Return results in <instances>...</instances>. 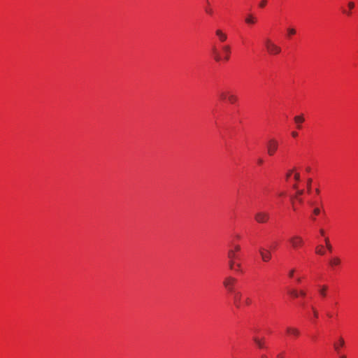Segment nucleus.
<instances>
[{
    "mask_svg": "<svg viewBox=\"0 0 358 358\" xmlns=\"http://www.w3.org/2000/svg\"><path fill=\"white\" fill-rule=\"evenodd\" d=\"M265 45L268 52L270 55H278L281 52V48L278 45H275L269 38L265 41Z\"/></svg>",
    "mask_w": 358,
    "mask_h": 358,
    "instance_id": "obj_3",
    "label": "nucleus"
},
{
    "mask_svg": "<svg viewBox=\"0 0 358 358\" xmlns=\"http://www.w3.org/2000/svg\"><path fill=\"white\" fill-rule=\"evenodd\" d=\"M315 252L317 255H324V248L322 245H317L315 248Z\"/></svg>",
    "mask_w": 358,
    "mask_h": 358,
    "instance_id": "obj_18",
    "label": "nucleus"
},
{
    "mask_svg": "<svg viewBox=\"0 0 358 358\" xmlns=\"http://www.w3.org/2000/svg\"><path fill=\"white\" fill-rule=\"evenodd\" d=\"M341 358H345V356H342V357H341Z\"/></svg>",
    "mask_w": 358,
    "mask_h": 358,
    "instance_id": "obj_47",
    "label": "nucleus"
},
{
    "mask_svg": "<svg viewBox=\"0 0 358 358\" xmlns=\"http://www.w3.org/2000/svg\"><path fill=\"white\" fill-rule=\"evenodd\" d=\"M312 310H313V313L314 317L315 318H317L318 317V313H317V310L314 307H312Z\"/></svg>",
    "mask_w": 358,
    "mask_h": 358,
    "instance_id": "obj_29",
    "label": "nucleus"
},
{
    "mask_svg": "<svg viewBox=\"0 0 358 358\" xmlns=\"http://www.w3.org/2000/svg\"><path fill=\"white\" fill-rule=\"evenodd\" d=\"M266 5V0H262L259 4V7H261V8H264Z\"/></svg>",
    "mask_w": 358,
    "mask_h": 358,
    "instance_id": "obj_33",
    "label": "nucleus"
},
{
    "mask_svg": "<svg viewBox=\"0 0 358 358\" xmlns=\"http://www.w3.org/2000/svg\"><path fill=\"white\" fill-rule=\"evenodd\" d=\"M232 250H235L236 252L238 253L241 250V247L238 245H235Z\"/></svg>",
    "mask_w": 358,
    "mask_h": 358,
    "instance_id": "obj_32",
    "label": "nucleus"
},
{
    "mask_svg": "<svg viewBox=\"0 0 358 358\" xmlns=\"http://www.w3.org/2000/svg\"><path fill=\"white\" fill-rule=\"evenodd\" d=\"M327 289H328V287L327 285H322L320 287V288L319 289V293L320 294L323 296V297H325L326 295H327Z\"/></svg>",
    "mask_w": 358,
    "mask_h": 358,
    "instance_id": "obj_17",
    "label": "nucleus"
},
{
    "mask_svg": "<svg viewBox=\"0 0 358 358\" xmlns=\"http://www.w3.org/2000/svg\"><path fill=\"white\" fill-rule=\"evenodd\" d=\"M253 341L259 348H265L264 338L260 339L258 337H254Z\"/></svg>",
    "mask_w": 358,
    "mask_h": 358,
    "instance_id": "obj_14",
    "label": "nucleus"
},
{
    "mask_svg": "<svg viewBox=\"0 0 358 358\" xmlns=\"http://www.w3.org/2000/svg\"><path fill=\"white\" fill-rule=\"evenodd\" d=\"M236 279L231 276H228L224 278L223 281V285L229 291L232 292L234 291V287L236 282Z\"/></svg>",
    "mask_w": 358,
    "mask_h": 358,
    "instance_id": "obj_6",
    "label": "nucleus"
},
{
    "mask_svg": "<svg viewBox=\"0 0 358 358\" xmlns=\"http://www.w3.org/2000/svg\"><path fill=\"white\" fill-rule=\"evenodd\" d=\"M227 257L228 259H231L235 261L239 259L238 253L236 252V251L234 250H229L227 252Z\"/></svg>",
    "mask_w": 358,
    "mask_h": 358,
    "instance_id": "obj_13",
    "label": "nucleus"
},
{
    "mask_svg": "<svg viewBox=\"0 0 358 358\" xmlns=\"http://www.w3.org/2000/svg\"><path fill=\"white\" fill-rule=\"evenodd\" d=\"M320 234L322 236L324 234V231L323 229H320Z\"/></svg>",
    "mask_w": 358,
    "mask_h": 358,
    "instance_id": "obj_42",
    "label": "nucleus"
},
{
    "mask_svg": "<svg viewBox=\"0 0 358 358\" xmlns=\"http://www.w3.org/2000/svg\"><path fill=\"white\" fill-rule=\"evenodd\" d=\"M259 252L263 262H268L271 259V252L268 249L261 247Z\"/></svg>",
    "mask_w": 358,
    "mask_h": 358,
    "instance_id": "obj_7",
    "label": "nucleus"
},
{
    "mask_svg": "<svg viewBox=\"0 0 358 358\" xmlns=\"http://www.w3.org/2000/svg\"><path fill=\"white\" fill-rule=\"evenodd\" d=\"M257 162H258L259 164H262L263 163V159H259Z\"/></svg>",
    "mask_w": 358,
    "mask_h": 358,
    "instance_id": "obj_41",
    "label": "nucleus"
},
{
    "mask_svg": "<svg viewBox=\"0 0 358 358\" xmlns=\"http://www.w3.org/2000/svg\"><path fill=\"white\" fill-rule=\"evenodd\" d=\"M292 204H293V209H294V210H296V207L294 206V202H292Z\"/></svg>",
    "mask_w": 358,
    "mask_h": 358,
    "instance_id": "obj_43",
    "label": "nucleus"
},
{
    "mask_svg": "<svg viewBox=\"0 0 358 358\" xmlns=\"http://www.w3.org/2000/svg\"><path fill=\"white\" fill-rule=\"evenodd\" d=\"M277 358H284V353L283 352H280L279 354L277 355Z\"/></svg>",
    "mask_w": 358,
    "mask_h": 358,
    "instance_id": "obj_37",
    "label": "nucleus"
},
{
    "mask_svg": "<svg viewBox=\"0 0 358 358\" xmlns=\"http://www.w3.org/2000/svg\"><path fill=\"white\" fill-rule=\"evenodd\" d=\"M261 358H268L266 355H263L261 356Z\"/></svg>",
    "mask_w": 358,
    "mask_h": 358,
    "instance_id": "obj_44",
    "label": "nucleus"
},
{
    "mask_svg": "<svg viewBox=\"0 0 358 358\" xmlns=\"http://www.w3.org/2000/svg\"><path fill=\"white\" fill-rule=\"evenodd\" d=\"M292 187L296 190V195L294 196H292L291 198L292 201L294 199H297V201H299V203H303V200L301 198H300L299 196H301L303 194V189H298V185L297 184H294Z\"/></svg>",
    "mask_w": 358,
    "mask_h": 358,
    "instance_id": "obj_9",
    "label": "nucleus"
},
{
    "mask_svg": "<svg viewBox=\"0 0 358 358\" xmlns=\"http://www.w3.org/2000/svg\"><path fill=\"white\" fill-rule=\"evenodd\" d=\"M286 332L291 336L297 338L300 336V331L299 329L293 327H287L286 328Z\"/></svg>",
    "mask_w": 358,
    "mask_h": 358,
    "instance_id": "obj_10",
    "label": "nucleus"
},
{
    "mask_svg": "<svg viewBox=\"0 0 358 358\" xmlns=\"http://www.w3.org/2000/svg\"><path fill=\"white\" fill-rule=\"evenodd\" d=\"M355 6V3L353 1H350L348 3V7L350 8V10H352Z\"/></svg>",
    "mask_w": 358,
    "mask_h": 358,
    "instance_id": "obj_27",
    "label": "nucleus"
},
{
    "mask_svg": "<svg viewBox=\"0 0 358 358\" xmlns=\"http://www.w3.org/2000/svg\"><path fill=\"white\" fill-rule=\"evenodd\" d=\"M292 135L293 137H296L298 136V133L296 132V131H293L292 133Z\"/></svg>",
    "mask_w": 358,
    "mask_h": 358,
    "instance_id": "obj_39",
    "label": "nucleus"
},
{
    "mask_svg": "<svg viewBox=\"0 0 358 358\" xmlns=\"http://www.w3.org/2000/svg\"><path fill=\"white\" fill-rule=\"evenodd\" d=\"M315 192H316V193H317V194H319V193H320V190H319V189H315Z\"/></svg>",
    "mask_w": 358,
    "mask_h": 358,
    "instance_id": "obj_45",
    "label": "nucleus"
},
{
    "mask_svg": "<svg viewBox=\"0 0 358 358\" xmlns=\"http://www.w3.org/2000/svg\"><path fill=\"white\" fill-rule=\"evenodd\" d=\"M348 10H345V9H343V10H342V12H343V14H345V15H348V16H349V15H351V11H350L351 10H350V8H348Z\"/></svg>",
    "mask_w": 358,
    "mask_h": 358,
    "instance_id": "obj_28",
    "label": "nucleus"
},
{
    "mask_svg": "<svg viewBox=\"0 0 358 358\" xmlns=\"http://www.w3.org/2000/svg\"><path fill=\"white\" fill-rule=\"evenodd\" d=\"M289 242L294 248H297L303 244V241L301 236H294L289 239Z\"/></svg>",
    "mask_w": 358,
    "mask_h": 358,
    "instance_id": "obj_8",
    "label": "nucleus"
},
{
    "mask_svg": "<svg viewBox=\"0 0 358 358\" xmlns=\"http://www.w3.org/2000/svg\"><path fill=\"white\" fill-rule=\"evenodd\" d=\"M297 282H301V279H300V278H298V279H297Z\"/></svg>",
    "mask_w": 358,
    "mask_h": 358,
    "instance_id": "obj_46",
    "label": "nucleus"
},
{
    "mask_svg": "<svg viewBox=\"0 0 358 358\" xmlns=\"http://www.w3.org/2000/svg\"><path fill=\"white\" fill-rule=\"evenodd\" d=\"M330 264L331 266H338L341 264V259L336 257H334L331 261H330Z\"/></svg>",
    "mask_w": 358,
    "mask_h": 358,
    "instance_id": "obj_19",
    "label": "nucleus"
},
{
    "mask_svg": "<svg viewBox=\"0 0 358 358\" xmlns=\"http://www.w3.org/2000/svg\"><path fill=\"white\" fill-rule=\"evenodd\" d=\"M311 182H312V180L310 178H309L307 182L308 192H310V190Z\"/></svg>",
    "mask_w": 358,
    "mask_h": 358,
    "instance_id": "obj_30",
    "label": "nucleus"
},
{
    "mask_svg": "<svg viewBox=\"0 0 358 358\" xmlns=\"http://www.w3.org/2000/svg\"><path fill=\"white\" fill-rule=\"evenodd\" d=\"M218 96L222 101H228L231 104L238 101V97L231 90L226 89L222 90L218 92Z\"/></svg>",
    "mask_w": 358,
    "mask_h": 358,
    "instance_id": "obj_2",
    "label": "nucleus"
},
{
    "mask_svg": "<svg viewBox=\"0 0 358 358\" xmlns=\"http://www.w3.org/2000/svg\"><path fill=\"white\" fill-rule=\"evenodd\" d=\"M344 343H345L344 340L342 338H341L339 339V344L338 345H337V344L334 345L335 350L338 352L339 347L343 346Z\"/></svg>",
    "mask_w": 358,
    "mask_h": 358,
    "instance_id": "obj_21",
    "label": "nucleus"
},
{
    "mask_svg": "<svg viewBox=\"0 0 358 358\" xmlns=\"http://www.w3.org/2000/svg\"><path fill=\"white\" fill-rule=\"evenodd\" d=\"M244 303L246 306H250L251 303H252V300L249 297H247L245 300H244Z\"/></svg>",
    "mask_w": 358,
    "mask_h": 358,
    "instance_id": "obj_26",
    "label": "nucleus"
},
{
    "mask_svg": "<svg viewBox=\"0 0 358 358\" xmlns=\"http://www.w3.org/2000/svg\"><path fill=\"white\" fill-rule=\"evenodd\" d=\"M287 32L289 35H294L296 34V30L294 28H288Z\"/></svg>",
    "mask_w": 358,
    "mask_h": 358,
    "instance_id": "obj_25",
    "label": "nucleus"
},
{
    "mask_svg": "<svg viewBox=\"0 0 358 358\" xmlns=\"http://www.w3.org/2000/svg\"><path fill=\"white\" fill-rule=\"evenodd\" d=\"M304 121V117L303 115H297L294 117V122L297 124V127L299 129L301 128V124Z\"/></svg>",
    "mask_w": 358,
    "mask_h": 358,
    "instance_id": "obj_15",
    "label": "nucleus"
},
{
    "mask_svg": "<svg viewBox=\"0 0 358 358\" xmlns=\"http://www.w3.org/2000/svg\"><path fill=\"white\" fill-rule=\"evenodd\" d=\"M299 295H301V296H306V292L303 290H301L299 292Z\"/></svg>",
    "mask_w": 358,
    "mask_h": 358,
    "instance_id": "obj_36",
    "label": "nucleus"
},
{
    "mask_svg": "<svg viewBox=\"0 0 358 358\" xmlns=\"http://www.w3.org/2000/svg\"><path fill=\"white\" fill-rule=\"evenodd\" d=\"M294 180H295V182H298L300 180V174L299 173H296L294 174Z\"/></svg>",
    "mask_w": 358,
    "mask_h": 358,
    "instance_id": "obj_31",
    "label": "nucleus"
},
{
    "mask_svg": "<svg viewBox=\"0 0 358 358\" xmlns=\"http://www.w3.org/2000/svg\"><path fill=\"white\" fill-rule=\"evenodd\" d=\"M324 241H325V244H326V247L329 250V251H331L332 250V246L329 243V240L328 238H325L324 239Z\"/></svg>",
    "mask_w": 358,
    "mask_h": 358,
    "instance_id": "obj_23",
    "label": "nucleus"
},
{
    "mask_svg": "<svg viewBox=\"0 0 358 358\" xmlns=\"http://www.w3.org/2000/svg\"><path fill=\"white\" fill-rule=\"evenodd\" d=\"M294 269H292V270L289 271V276L290 278L293 277V275H294Z\"/></svg>",
    "mask_w": 358,
    "mask_h": 358,
    "instance_id": "obj_38",
    "label": "nucleus"
},
{
    "mask_svg": "<svg viewBox=\"0 0 358 358\" xmlns=\"http://www.w3.org/2000/svg\"><path fill=\"white\" fill-rule=\"evenodd\" d=\"M245 22L249 24H255L256 18L252 15H248L245 18Z\"/></svg>",
    "mask_w": 358,
    "mask_h": 358,
    "instance_id": "obj_16",
    "label": "nucleus"
},
{
    "mask_svg": "<svg viewBox=\"0 0 358 358\" xmlns=\"http://www.w3.org/2000/svg\"><path fill=\"white\" fill-rule=\"evenodd\" d=\"M235 265H236V261L229 259L228 266H229V269H231V270L235 269Z\"/></svg>",
    "mask_w": 358,
    "mask_h": 358,
    "instance_id": "obj_20",
    "label": "nucleus"
},
{
    "mask_svg": "<svg viewBox=\"0 0 358 358\" xmlns=\"http://www.w3.org/2000/svg\"><path fill=\"white\" fill-rule=\"evenodd\" d=\"M279 146L278 141L275 138H271L266 143L267 153L269 156H273L278 150Z\"/></svg>",
    "mask_w": 358,
    "mask_h": 358,
    "instance_id": "obj_4",
    "label": "nucleus"
},
{
    "mask_svg": "<svg viewBox=\"0 0 358 358\" xmlns=\"http://www.w3.org/2000/svg\"><path fill=\"white\" fill-rule=\"evenodd\" d=\"M320 213V210L319 208H315L314 210H313V213L315 215H319Z\"/></svg>",
    "mask_w": 358,
    "mask_h": 358,
    "instance_id": "obj_35",
    "label": "nucleus"
},
{
    "mask_svg": "<svg viewBox=\"0 0 358 358\" xmlns=\"http://www.w3.org/2000/svg\"><path fill=\"white\" fill-rule=\"evenodd\" d=\"M234 270L237 272H242L241 264L240 263L236 262L235 269Z\"/></svg>",
    "mask_w": 358,
    "mask_h": 358,
    "instance_id": "obj_24",
    "label": "nucleus"
},
{
    "mask_svg": "<svg viewBox=\"0 0 358 358\" xmlns=\"http://www.w3.org/2000/svg\"><path fill=\"white\" fill-rule=\"evenodd\" d=\"M270 219V215L266 211H259L255 215V220L257 222L263 224L267 222Z\"/></svg>",
    "mask_w": 358,
    "mask_h": 358,
    "instance_id": "obj_5",
    "label": "nucleus"
},
{
    "mask_svg": "<svg viewBox=\"0 0 358 358\" xmlns=\"http://www.w3.org/2000/svg\"><path fill=\"white\" fill-rule=\"evenodd\" d=\"M288 293L294 298H297L299 296V292L294 289L289 290Z\"/></svg>",
    "mask_w": 358,
    "mask_h": 358,
    "instance_id": "obj_22",
    "label": "nucleus"
},
{
    "mask_svg": "<svg viewBox=\"0 0 358 358\" xmlns=\"http://www.w3.org/2000/svg\"><path fill=\"white\" fill-rule=\"evenodd\" d=\"M221 50L223 52V55H222L218 50L213 47L212 49L213 54L214 55V59L216 62H220L221 60L228 61L230 58L231 54V47L229 45H224L221 46Z\"/></svg>",
    "mask_w": 358,
    "mask_h": 358,
    "instance_id": "obj_1",
    "label": "nucleus"
},
{
    "mask_svg": "<svg viewBox=\"0 0 358 358\" xmlns=\"http://www.w3.org/2000/svg\"><path fill=\"white\" fill-rule=\"evenodd\" d=\"M292 170H289L286 173V180H287L292 173Z\"/></svg>",
    "mask_w": 358,
    "mask_h": 358,
    "instance_id": "obj_34",
    "label": "nucleus"
},
{
    "mask_svg": "<svg viewBox=\"0 0 358 358\" xmlns=\"http://www.w3.org/2000/svg\"><path fill=\"white\" fill-rule=\"evenodd\" d=\"M206 13H209V14H212V13H213V11H212V10H211V9H206Z\"/></svg>",
    "mask_w": 358,
    "mask_h": 358,
    "instance_id": "obj_40",
    "label": "nucleus"
},
{
    "mask_svg": "<svg viewBox=\"0 0 358 358\" xmlns=\"http://www.w3.org/2000/svg\"><path fill=\"white\" fill-rule=\"evenodd\" d=\"M241 292H236L235 293L234 296V303L235 306L237 308H239L241 307Z\"/></svg>",
    "mask_w": 358,
    "mask_h": 358,
    "instance_id": "obj_12",
    "label": "nucleus"
},
{
    "mask_svg": "<svg viewBox=\"0 0 358 358\" xmlns=\"http://www.w3.org/2000/svg\"><path fill=\"white\" fill-rule=\"evenodd\" d=\"M215 34L218 37L220 41L224 42L227 39V35L224 33L221 29H217L215 31Z\"/></svg>",
    "mask_w": 358,
    "mask_h": 358,
    "instance_id": "obj_11",
    "label": "nucleus"
}]
</instances>
